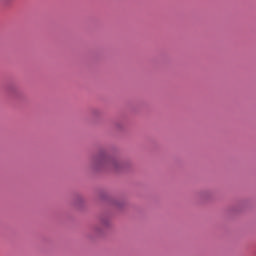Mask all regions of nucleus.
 <instances>
[{"label":"nucleus","mask_w":256,"mask_h":256,"mask_svg":"<svg viewBox=\"0 0 256 256\" xmlns=\"http://www.w3.org/2000/svg\"><path fill=\"white\" fill-rule=\"evenodd\" d=\"M94 163H96V165H98L99 167H117V161H115V159L107 156L106 154H100L98 155L95 160Z\"/></svg>","instance_id":"obj_1"}]
</instances>
